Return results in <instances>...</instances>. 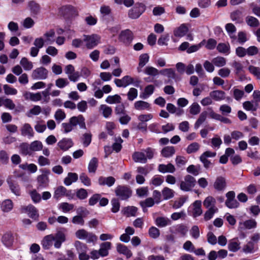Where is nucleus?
Wrapping results in <instances>:
<instances>
[{"label": "nucleus", "mask_w": 260, "mask_h": 260, "mask_svg": "<svg viewBox=\"0 0 260 260\" xmlns=\"http://www.w3.org/2000/svg\"><path fill=\"white\" fill-rule=\"evenodd\" d=\"M155 223L159 228H164L171 225V221L167 217H158L155 220Z\"/></svg>", "instance_id": "obj_28"}, {"label": "nucleus", "mask_w": 260, "mask_h": 260, "mask_svg": "<svg viewBox=\"0 0 260 260\" xmlns=\"http://www.w3.org/2000/svg\"><path fill=\"white\" fill-rule=\"evenodd\" d=\"M200 148V145L197 142H193L189 145L186 148V152L188 154L194 153Z\"/></svg>", "instance_id": "obj_64"}, {"label": "nucleus", "mask_w": 260, "mask_h": 260, "mask_svg": "<svg viewBox=\"0 0 260 260\" xmlns=\"http://www.w3.org/2000/svg\"><path fill=\"white\" fill-rule=\"evenodd\" d=\"M209 95L213 100L219 102L225 99V93L224 91L220 90H215L210 92Z\"/></svg>", "instance_id": "obj_19"}, {"label": "nucleus", "mask_w": 260, "mask_h": 260, "mask_svg": "<svg viewBox=\"0 0 260 260\" xmlns=\"http://www.w3.org/2000/svg\"><path fill=\"white\" fill-rule=\"evenodd\" d=\"M159 74L173 79H175L177 76L175 70L172 68L162 69L159 71Z\"/></svg>", "instance_id": "obj_40"}, {"label": "nucleus", "mask_w": 260, "mask_h": 260, "mask_svg": "<svg viewBox=\"0 0 260 260\" xmlns=\"http://www.w3.org/2000/svg\"><path fill=\"white\" fill-rule=\"evenodd\" d=\"M216 200L212 196H208L203 202V205L207 209H218L216 207Z\"/></svg>", "instance_id": "obj_30"}, {"label": "nucleus", "mask_w": 260, "mask_h": 260, "mask_svg": "<svg viewBox=\"0 0 260 260\" xmlns=\"http://www.w3.org/2000/svg\"><path fill=\"white\" fill-rule=\"evenodd\" d=\"M228 249L230 251L237 252L240 249V242L238 238L232 239L229 241Z\"/></svg>", "instance_id": "obj_34"}, {"label": "nucleus", "mask_w": 260, "mask_h": 260, "mask_svg": "<svg viewBox=\"0 0 260 260\" xmlns=\"http://www.w3.org/2000/svg\"><path fill=\"white\" fill-rule=\"evenodd\" d=\"M31 151H39L43 149V144L41 141H35L30 144Z\"/></svg>", "instance_id": "obj_61"}, {"label": "nucleus", "mask_w": 260, "mask_h": 260, "mask_svg": "<svg viewBox=\"0 0 260 260\" xmlns=\"http://www.w3.org/2000/svg\"><path fill=\"white\" fill-rule=\"evenodd\" d=\"M149 56L147 53H143L140 55L139 58V65L137 70L139 73L141 71V69L144 67L149 61Z\"/></svg>", "instance_id": "obj_32"}, {"label": "nucleus", "mask_w": 260, "mask_h": 260, "mask_svg": "<svg viewBox=\"0 0 260 260\" xmlns=\"http://www.w3.org/2000/svg\"><path fill=\"white\" fill-rule=\"evenodd\" d=\"M162 195L164 199L167 200L172 198L174 196V191L173 189L165 187L162 190Z\"/></svg>", "instance_id": "obj_48"}, {"label": "nucleus", "mask_w": 260, "mask_h": 260, "mask_svg": "<svg viewBox=\"0 0 260 260\" xmlns=\"http://www.w3.org/2000/svg\"><path fill=\"white\" fill-rule=\"evenodd\" d=\"M83 41L85 43L86 47L88 49H91L96 47L100 41V37L96 34L91 35H84Z\"/></svg>", "instance_id": "obj_5"}, {"label": "nucleus", "mask_w": 260, "mask_h": 260, "mask_svg": "<svg viewBox=\"0 0 260 260\" xmlns=\"http://www.w3.org/2000/svg\"><path fill=\"white\" fill-rule=\"evenodd\" d=\"M66 191L67 189L64 187L62 186H59L55 190L53 197L54 198L58 200L62 197L65 196Z\"/></svg>", "instance_id": "obj_50"}, {"label": "nucleus", "mask_w": 260, "mask_h": 260, "mask_svg": "<svg viewBox=\"0 0 260 260\" xmlns=\"http://www.w3.org/2000/svg\"><path fill=\"white\" fill-rule=\"evenodd\" d=\"M248 70L256 79L260 80V68L251 65L248 67Z\"/></svg>", "instance_id": "obj_62"}, {"label": "nucleus", "mask_w": 260, "mask_h": 260, "mask_svg": "<svg viewBox=\"0 0 260 260\" xmlns=\"http://www.w3.org/2000/svg\"><path fill=\"white\" fill-rule=\"evenodd\" d=\"M154 89V86L153 85H148L146 86L143 92L140 94V97L143 99H147L153 94Z\"/></svg>", "instance_id": "obj_39"}, {"label": "nucleus", "mask_w": 260, "mask_h": 260, "mask_svg": "<svg viewBox=\"0 0 260 260\" xmlns=\"http://www.w3.org/2000/svg\"><path fill=\"white\" fill-rule=\"evenodd\" d=\"M21 213H27L28 216L35 220L39 219V214L38 209L32 205L29 204L28 206H22L20 208Z\"/></svg>", "instance_id": "obj_7"}, {"label": "nucleus", "mask_w": 260, "mask_h": 260, "mask_svg": "<svg viewBox=\"0 0 260 260\" xmlns=\"http://www.w3.org/2000/svg\"><path fill=\"white\" fill-rule=\"evenodd\" d=\"M67 256H66L59 252H56L55 254L57 260H75L76 255L70 250L67 252Z\"/></svg>", "instance_id": "obj_24"}, {"label": "nucleus", "mask_w": 260, "mask_h": 260, "mask_svg": "<svg viewBox=\"0 0 260 260\" xmlns=\"http://www.w3.org/2000/svg\"><path fill=\"white\" fill-rule=\"evenodd\" d=\"M137 212V208L134 206H128L125 207L122 210L123 214L126 215L127 217L136 216Z\"/></svg>", "instance_id": "obj_44"}, {"label": "nucleus", "mask_w": 260, "mask_h": 260, "mask_svg": "<svg viewBox=\"0 0 260 260\" xmlns=\"http://www.w3.org/2000/svg\"><path fill=\"white\" fill-rule=\"evenodd\" d=\"M98 166V160L96 157H93L89 161L88 170L89 173H94Z\"/></svg>", "instance_id": "obj_47"}, {"label": "nucleus", "mask_w": 260, "mask_h": 260, "mask_svg": "<svg viewBox=\"0 0 260 260\" xmlns=\"http://www.w3.org/2000/svg\"><path fill=\"white\" fill-rule=\"evenodd\" d=\"M7 182L11 191L16 196H19L20 195V189L19 186L17 183L13 181L12 178L9 177L7 180Z\"/></svg>", "instance_id": "obj_20"}, {"label": "nucleus", "mask_w": 260, "mask_h": 260, "mask_svg": "<svg viewBox=\"0 0 260 260\" xmlns=\"http://www.w3.org/2000/svg\"><path fill=\"white\" fill-rule=\"evenodd\" d=\"M117 251L121 254H122L126 256L127 258H130L132 256V252L126 246L121 243L117 244Z\"/></svg>", "instance_id": "obj_31"}, {"label": "nucleus", "mask_w": 260, "mask_h": 260, "mask_svg": "<svg viewBox=\"0 0 260 260\" xmlns=\"http://www.w3.org/2000/svg\"><path fill=\"white\" fill-rule=\"evenodd\" d=\"M155 150L151 147L142 149L141 151L135 152L133 154V159L136 162L145 164L147 159H152L155 154Z\"/></svg>", "instance_id": "obj_1"}, {"label": "nucleus", "mask_w": 260, "mask_h": 260, "mask_svg": "<svg viewBox=\"0 0 260 260\" xmlns=\"http://www.w3.org/2000/svg\"><path fill=\"white\" fill-rule=\"evenodd\" d=\"M69 83L68 80L66 78H59L55 81V85L59 88H63Z\"/></svg>", "instance_id": "obj_63"}, {"label": "nucleus", "mask_w": 260, "mask_h": 260, "mask_svg": "<svg viewBox=\"0 0 260 260\" xmlns=\"http://www.w3.org/2000/svg\"><path fill=\"white\" fill-rule=\"evenodd\" d=\"M115 182V179L112 176L99 177L98 183L100 185H107L108 187H111Z\"/></svg>", "instance_id": "obj_23"}, {"label": "nucleus", "mask_w": 260, "mask_h": 260, "mask_svg": "<svg viewBox=\"0 0 260 260\" xmlns=\"http://www.w3.org/2000/svg\"><path fill=\"white\" fill-rule=\"evenodd\" d=\"M115 194L121 200H126L132 196V190L128 187L118 185L115 189Z\"/></svg>", "instance_id": "obj_4"}, {"label": "nucleus", "mask_w": 260, "mask_h": 260, "mask_svg": "<svg viewBox=\"0 0 260 260\" xmlns=\"http://www.w3.org/2000/svg\"><path fill=\"white\" fill-rule=\"evenodd\" d=\"M145 11V6L142 3H137L128 12V16L132 19L139 18Z\"/></svg>", "instance_id": "obj_9"}, {"label": "nucleus", "mask_w": 260, "mask_h": 260, "mask_svg": "<svg viewBox=\"0 0 260 260\" xmlns=\"http://www.w3.org/2000/svg\"><path fill=\"white\" fill-rule=\"evenodd\" d=\"M111 248V243L109 242L102 243L100 245V248L99 250L101 256L105 257L108 255L109 250Z\"/></svg>", "instance_id": "obj_29"}, {"label": "nucleus", "mask_w": 260, "mask_h": 260, "mask_svg": "<svg viewBox=\"0 0 260 260\" xmlns=\"http://www.w3.org/2000/svg\"><path fill=\"white\" fill-rule=\"evenodd\" d=\"M78 179L77 174L75 173H69L67 177L64 179V183L67 186L70 185L72 183L75 182Z\"/></svg>", "instance_id": "obj_37"}, {"label": "nucleus", "mask_w": 260, "mask_h": 260, "mask_svg": "<svg viewBox=\"0 0 260 260\" xmlns=\"http://www.w3.org/2000/svg\"><path fill=\"white\" fill-rule=\"evenodd\" d=\"M13 208V203L10 199L5 200L1 204V209L3 212H9Z\"/></svg>", "instance_id": "obj_27"}, {"label": "nucleus", "mask_w": 260, "mask_h": 260, "mask_svg": "<svg viewBox=\"0 0 260 260\" xmlns=\"http://www.w3.org/2000/svg\"><path fill=\"white\" fill-rule=\"evenodd\" d=\"M37 182L38 183V189H41L46 187L49 182L48 177L46 175H40L37 177Z\"/></svg>", "instance_id": "obj_36"}, {"label": "nucleus", "mask_w": 260, "mask_h": 260, "mask_svg": "<svg viewBox=\"0 0 260 260\" xmlns=\"http://www.w3.org/2000/svg\"><path fill=\"white\" fill-rule=\"evenodd\" d=\"M76 116H73L69 119L68 122H63L61 124V131L63 133L67 134L71 132L74 127L77 126Z\"/></svg>", "instance_id": "obj_13"}, {"label": "nucleus", "mask_w": 260, "mask_h": 260, "mask_svg": "<svg viewBox=\"0 0 260 260\" xmlns=\"http://www.w3.org/2000/svg\"><path fill=\"white\" fill-rule=\"evenodd\" d=\"M246 22L251 27H257L259 24V21L257 18L251 16H248L246 18Z\"/></svg>", "instance_id": "obj_59"}, {"label": "nucleus", "mask_w": 260, "mask_h": 260, "mask_svg": "<svg viewBox=\"0 0 260 260\" xmlns=\"http://www.w3.org/2000/svg\"><path fill=\"white\" fill-rule=\"evenodd\" d=\"M118 39L120 42L128 46L132 43L134 39V35L131 30L126 29L121 31Z\"/></svg>", "instance_id": "obj_8"}, {"label": "nucleus", "mask_w": 260, "mask_h": 260, "mask_svg": "<svg viewBox=\"0 0 260 260\" xmlns=\"http://www.w3.org/2000/svg\"><path fill=\"white\" fill-rule=\"evenodd\" d=\"M164 181L163 176L159 175H155L151 179L149 184L150 185H153L154 186H158L162 184Z\"/></svg>", "instance_id": "obj_43"}, {"label": "nucleus", "mask_w": 260, "mask_h": 260, "mask_svg": "<svg viewBox=\"0 0 260 260\" xmlns=\"http://www.w3.org/2000/svg\"><path fill=\"white\" fill-rule=\"evenodd\" d=\"M135 108L139 111L149 110L150 109V105L148 103L143 101H138L134 104Z\"/></svg>", "instance_id": "obj_35"}, {"label": "nucleus", "mask_w": 260, "mask_h": 260, "mask_svg": "<svg viewBox=\"0 0 260 260\" xmlns=\"http://www.w3.org/2000/svg\"><path fill=\"white\" fill-rule=\"evenodd\" d=\"M188 30V28L186 25L182 24L174 29V35L175 37L181 38L184 37L186 34Z\"/></svg>", "instance_id": "obj_33"}, {"label": "nucleus", "mask_w": 260, "mask_h": 260, "mask_svg": "<svg viewBox=\"0 0 260 260\" xmlns=\"http://www.w3.org/2000/svg\"><path fill=\"white\" fill-rule=\"evenodd\" d=\"M200 111L201 107L197 103H193L189 107V113L193 115L198 114Z\"/></svg>", "instance_id": "obj_60"}, {"label": "nucleus", "mask_w": 260, "mask_h": 260, "mask_svg": "<svg viewBox=\"0 0 260 260\" xmlns=\"http://www.w3.org/2000/svg\"><path fill=\"white\" fill-rule=\"evenodd\" d=\"M55 240L54 236L52 234L45 236L41 242V244L44 249L48 250L53 245V242Z\"/></svg>", "instance_id": "obj_18"}, {"label": "nucleus", "mask_w": 260, "mask_h": 260, "mask_svg": "<svg viewBox=\"0 0 260 260\" xmlns=\"http://www.w3.org/2000/svg\"><path fill=\"white\" fill-rule=\"evenodd\" d=\"M188 230V228L183 224H177L170 228V231L172 233L179 235L181 237L185 236Z\"/></svg>", "instance_id": "obj_14"}, {"label": "nucleus", "mask_w": 260, "mask_h": 260, "mask_svg": "<svg viewBox=\"0 0 260 260\" xmlns=\"http://www.w3.org/2000/svg\"><path fill=\"white\" fill-rule=\"evenodd\" d=\"M141 207L143 208V211L147 207H151L154 205V200L152 198H147L145 201H141L140 203Z\"/></svg>", "instance_id": "obj_58"}, {"label": "nucleus", "mask_w": 260, "mask_h": 260, "mask_svg": "<svg viewBox=\"0 0 260 260\" xmlns=\"http://www.w3.org/2000/svg\"><path fill=\"white\" fill-rule=\"evenodd\" d=\"M207 115L208 113L207 111H204L201 113L199 118L194 123V127L195 129L199 128L200 125L206 120Z\"/></svg>", "instance_id": "obj_49"}, {"label": "nucleus", "mask_w": 260, "mask_h": 260, "mask_svg": "<svg viewBox=\"0 0 260 260\" xmlns=\"http://www.w3.org/2000/svg\"><path fill=\"white\" fill-rule=\"evenodd\" d=\"M158 170L162 173H173L175 171V168L173 165L169 163L167 165L160 164L158 166Z\"/></svg>", "instance_id": "obj_26"}, {"label": "nucleus", "mask_w": 260, "mask_h": 260, "mask_svg": "<svg viewBox=\"0 0 260 260\" xmlns=\"http://www.w3.org/2000/svg\"><path fill=\"white\" fill-rule=\"evenodd\" d=\"M144 73L147 75L156 76L159 74V71L153 67L147 66L145 68Z\"/></svg>", "instance_id": "obj_55"}, {"label": "nucleus", "mask_w": 260, "mask_h": 260, "mask_svg": "<svg viewBox=\"0 0 260 260\" xmlns=\"http://www.w3.org/2000/svg\"><path fill=\"white\" fill-rule=\"evenodd\" d=\"M232 66L235 69L236 75H240L243 72L244 67L239 61H234L232 64Z\"/></svg>", "instance_id": "obj_56"}, {"label": "nucleus", "mask_w": 260, "mask_h": 260, "mask_svg": "<svg viewBox=\"0 0 260 260\" xmlns=\"http://www.w3.org/2000/svg\"><path fill=\"white\" fill-rule=\"evenodd\" d=\"M257 249V247L254 243L252 241H249L243 246V251L245 253H252L254 252Z\"/></svg>", "instance_id": "obj_42"}, {"label": "nucleus", "mask_w": 260, "mask_h": 260, "mask_svg": "<svg viewBox=\"0 0 260 260\" xmlns=\"http://www.w3.org/2000/svg\"><path fill=\"white\" fill-rule=\"evenodd\" d=\"M213 63L217 67H222L226 64V59L221 56H217L212 59Z\"/></svg>", "instance_id": "obj_52"}, {"label": "nucleus", "mask_w": 260, "mask_h": 260, "mask_svg": "<svg viewBox=\"0 0 260 260\" xmlns=\"http://www.w3.org/2000/svg\"><path fill=\"white\" fill-rule=\"evenodd\" d=\"M188 214L196 218L200 216L203 211L202 209V202L200 200L195 201L188 208Z\"/></svg>", "instance_id": "obj_6"}, {"label": "nucleus", "mask_w": 260, "mask_h": 260, "mask_svg": "<svg viewBox=\"0 0 260 260\" xmlns=\"http://www.w3.org/2000/svg\"><path fill=\"white\" fill-rule=\"evenodd\" d=\"M121 102V98L118 94L109 95L106 99V102L109 104L120 103Z\"/></svg>", "instance_id": "obj_51"}, {"label": "nucleus", "mask_w": 260, "mask_h": 260, "mask_svg": "<svg viewBox=\"0 0 260 260\" xmlns=\"http://www.w3.org/2000/svg\"><path fill=\"white\" fill-rule=\"evenodd\" d=\"M62 13L67 18H75L78 15V11L76 8L71 5H67L62 8Z\"/></svg>", "instance_id": "obj_12"}, {"label": "nucleus", "mask_w": 260, "mask_h": 260, "mask_svg": "<svg viewBox=\"0 0 260 260\" xmlns=\"http://www.w3.org/2000/svg\"><path fill=\"white\" fill-rule=\"evenodd\" d=\"M14 240L13 234L11 232H7L3 235L2 241L6 246L10 247L13 245Z\"/></svg>", "instance_id": "obj_25"}, {"label": "nucleus", "mask_w": 260, "mask_h": 260, "mask_svg": "<svg viewBox=\"0 0 260 260\" xmlns=\"http://www.w3.org/2000/svg\"><path fill=\"white\" fill-rule=\"evenodd\" d=\"M58 208L63 212L67 213L72 210L74 208V205L67 202H63L59 204Z\"/></svg>", "instance_id": "obj_54"}, {"label": "nucleus", "mask_w": 260, "mask_h": 260, "mask_svg": "<svg viewBox=\"0 0 260 260\" xmlns=\"http://www.w3.org/2000/svg\"><path fill=\"white\" fill-rule=\"evenodd\" d=\"M114 83L118 87H126L131 84L138 87L140 86V81L138 78H134L126 75L120 79H115Z\"/></svg>", "instance_id": "obj_2"}, {"label": "nucleus", "mask_w": 260, "mask_h": 260, "mask_svg": "<svg viewBox=\"0 0 260 260\" xmlns=\"http://www.w3.org/2000/svg\"><path fill=\"white\" fill-rule=\"evenodd\" d=\"M20 64L25 71H30L33 68L32 62L28 60V59L25 57L22 58L20 61Z\"/></svg>", "instance_id": "obj_46"}, {"label": "nucleus", "mask_w": 260, "mask_h": 260, "mask_svg": "<svg viewBox=\"0 0 260 260\" xmlns=\"http://www.w3.org/2000/svg\"><path fill=\"white\" fill-rule=\"evenodd\" d=\"M213 186L217 191L223 190L226 186L225 178L222 176L217 177L214 183Z\"/></svg>", "instance_id": "obj_17"}, {"label": "nucleus", "mask_w": 260, "mask_h": 260, "mask_svg": "<svg viewBox=\"0 0 260 260\" xmlns=\"http://www.w3.org/2000/svg\"><path fill=\"white\" fill-rule=\"evenodd\" d=\"M21 134L22 136L31 139L34 136V132L29 123H24L20 129Z\"/></svg>", "instance_id": "obj_16"}, {"label": "nucleus", "mask_w": 260, "mask_h": 260, "mask_svg": "<svg viewBox=\"0 0 260 260\" xmlns=\"http://www.w3.org/2000/svg\"><path fill=\"white\" fill-rule=\"evenodd\" d=\"M28 8L32 16L39 14L41 11L40 5L35 1H31L28 3Z\"/></svg>", "instance_id": "obj_22"}, {"label": "nucleus", "mask_w": 260, "mask_h": 260, "mask_svg": "<svg viewBox=\"0 0 260 260\" xmlns=\"http://www.w3.org/2000/svg\"><path fill=\"white\" fill-rule=\"evenodd\" d=\"M257 223L254 219H251L244 221H240L238 224V230L243 232L246 230H250L256 227Z\"/></svg>", "instance_id": "obj_11"}, {"label": "nucleus", "mask_w": 260, "mask_h": 260, "mask_svg": "<svg viewBox=\"0 0 260 260\" xmlns=\"http://www.w3.org/2000/svg\"><path fill=\"white\" fill-rule=\"evenodd\" d=\"M100 110L102 111L103 115L106 118L109 117L112 114V108L106 105H101Z\"/></svg>", "instance_id": "obj_57"}, {"label": "nucleus", "mask_w": 260, "mask_h": 260, "mask_svg": "<svg viewBox=\"0 0 260 260\" xmlns=\"http://www.w3.org/2000/svg\"><path fill=\"white\" fill-rule=\"evenodd\" d=\"M243 106L247 111H255L257 108V104L253 101H246L243 103Z\"/></svg>", "instance_id": "obj_45"}, {"label": "nucleus", "mask_w": 260, "mask_h": 260, "mask_svg": "<svg viewBox=\"0 0 260 260\" xmlns=\"http://www.w3.org/2000/svg\"><path fill=\"white\" fill-rule=\"evenodd\" d=\"M175 153V149L173 146H166L161 151V155L166 158L172 156Z\"/></svg>", "instance_id": "obj_38"}, {"label": "nucleus", "mask_w": 260, "mask_h": 260, "mask_svg": "<svg viewBox=\"0 0 260 260\" xmlns=\"http://www.w3.org/2000/svg\"><path fill=\"white\" fill-rule=\"evenodd\" d=\"M55 36V32L53 30L51 29L45 32L44 34V37L46 39L45 42L47 44H51L54 42L53 38Z\"/></svg>", "instance_id": "obj_53"}, {"label": "nucleus", "mask_w": 260, "mask_h": 260, "mask_svg": "<svg viewBox=\"0 0 260 260\" xmlns=\"http://www.w3.org/2000/svg\"><path fill=\"white\" fill-rule=\"evenodd\" d=\"M225 29L231 39V43L232 44L236 43L237 36H236L235 33L237 29L235 26L232 23H228L225 25Z\"/></svg>", "instance_id": "obj_15"}, {"label": "nucleus", "mask_w": 260, "mask_h": 260, "mask_svg": "<svg viewBox=\"0 0 260 260\" xmlns=\"http://www.w3.org/2000/svg\"><path fill=\"white\" fill-rule=\"evenodd\" d=\"M48 71L44 67H39L34 70L31 74V78L35 80H44L48 77Z\"/></svg>", "instance_id": "obj_10"}, {"label": "nucleus", "mask_w": 260, "mask_h": 260, "mask_svg": "<svg viewBox=\"0 0 260 260\" xmlns=\"http://www.w3.org/2000/svg\"><path fill=\"white\" fill-rule=\"evenodd\" d=\"M196 184V179L191 175H187L184 180L181 181L180 184V188L183 191H190Z\"/></svg>", "instance_id": "obj_3"}, {"label": "nucleus", "mask_w": 260, "mask_h": 260, "mask_svg": "<svg viewBox=\"0 0 260 260\" xmlns=\"http://www.w3.org/2000/svg\"><path fill=\"white\" fill-rule=\"evenodd\" d=\"M73 144L72 139L70 138H63L59 141L57 144L60 149L63 151L68 150L73 146Z\"/></svg>", "instance_id": "obj_21"}, {"label": "nucleus", "mask_w": 260, "mask_h": 260, "mask_svg": "<svg viewBox=\"0 0 260 260\" xmlns=\"http://www.w3.org/2000/svg\"><path fill=\"white\" fill-rule=\"evenodd\" d=\"M217 50L221 53L228 55L230 53V46L229 43H219L217 46Z\"/></svg>", "instance_id": "obj_41"}]
</instances>
